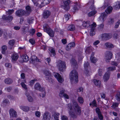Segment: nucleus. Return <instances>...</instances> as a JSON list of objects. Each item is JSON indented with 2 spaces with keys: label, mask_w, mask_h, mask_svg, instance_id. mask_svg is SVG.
Masks as SVG:
<instances>
[{
  "label": "nucleus",
  "mask_w": 120,
  "mask_h": 120,
  "mask_svg": "<svg viewBox=\"0 0 120 120\" xmlns=\"http://www.w3.org/2000/svg\"><path fill=\"white\" fill-rule=\"evenodd\" d=\"M34 20V19L32 18H29L28 20V23L30 24H31L32 23Z\"/></svg>",
  "instance_id": "obj_47"
},
{
  "label": "nucleus",
  "mask_w": 120,
  "mask_h": 120,
  "mask_svg": "<svg viewBox=\"0 0 120 120\" xmlns=\"http://www.w3.org/2000/svg\"><path fill=\"white\" fill-rule=\"evenodd\" d=\"M70 78L72 81L74 80L77 82H78V74L77 72L75 70L72 71L70 74Z\"/></svg>",
  "instance_id": "obj_2"
},
{
  "label": "nucleus",
  "mask_w": 120,
  "mask_h": 120,
  "mask_svg": "<svg viewBox=\"0 0 120 120\" xmlns=\"http://www.w3.org/2000/svg\"><path fill=\"white\" fill-rule=\"evenodd\" d=\"M21 58L23 61L27 62L29 60V58L26 55H23L21 56Z\"/></svg>",
  "instance_id": "obj_20"
},
{
  "label": "nucleus",
  "mask_w": 120,
  "mask_h": 120,
  "mask_svg": "<svg viewBox=\"0 0 120 120\" xmlns=\"http://www.w3.org/2000/svg\"><path fill=\"white\" fill-rule=\"evenodd\" d=\"M116 100L118 101H120V92L118 93L115 96Z\"/></svg>",
  "instance_id": "obj_41"
},
{
  "label": "nucleus",
  "mask_w": 120,
  "mask_h": 120,
  "mask_svg": "<svg viewBox=\"0 0 120 120\" xmlns=\"http://www.w3.org/2000/svg\"><path fill=\"white\" fill-rule=\"evenodd\" d=\"M52 0H43V3L44 4V5H46L49 4L50 1Z\"/></svg>",
  "instance_id": "obj_51"
},
{
  "label": "nucleus",
  "mask_w": 120,
  "mask_h": 120,
  "mask_svg": "<svg viewBox=\"0 0 120 120\" xmlns=\"http://www.w3.org/2000/svg\"><path fill=\"white\" fill-rule=\"evenodd\" d=\"M93 82L96 86H99L101 84V82L100 81L98 80L94 79L93 80Z\"/></svg>",
  "instance_id": "obj_24"
},
{
  "label": "nucleus",
  "mask_w": 120,
  "mask_h": 120,
  "mask_svg": "<svg viewBox=\"0 0 120 120\" xmlns=\"http://www.w3.org/2000/svg\"><path fill=\"white\" fill-rule=\"evenodd\" d=\"M98 73L99 75L101 76L102 75V70L101 69H99L98 71Z\"/></svg>",
  "instance_id": "obj_63"
},
{
  "label": "nucleus",
  "mask_w": 120,
  "mask_h": 120,
  "mask_svg": "<svg viewBox=\"0 0 120 120\" xmlns=\"http://www.w3.org/2000/svg\"><path fill=\"white\" fill-rule=\"evenodd\" d=\"M26 11L22 9L16 11L15 12L16 15L19 17H21L24 15H26Z\"/></svg>",
  "instance_id": "obj_7"
},
{
  "label": "nucleus",
  "mask_w": 120,
  "mask_h": 120,
  "mask_svg": "<svg viewBox=\"0 0 120 120\" xmlns=\"http://www.w3.org/2000/svg\"><path fill=\"white\" fill-rule=\"evenodd\" d=\"M107 17V14L105 13H102L101 16H100L99 18L101 20H102L104 21L106 19Z\"/></svg>",
  "instance_id": "obj_25"
},
{
  "label": "nucleus",
  "mask_w": 120,
  "mask_h": 120,
  "mask_svg": "<svg viewBox=\"0 0 120 120\" xmlns=\"http://www.w3.org/2000/svg\"><path fill=\"white\" fill-rule=\"evenodd\" d=\"M26 96L28 101L30 102H32L33 101V99L32 97L30 95V94L27 91H26L25 94Z\"/></svg>",
  "instance_id": "obj_18"
},
{
  "label": "nucleus",
  "mask_w": 120,
  "mask_h": 120,
  "mask_svg": "<svg viewBox=\"0 0 120 120\" xmlns=\"http://www.w3.org/2000/svg\"><path fill=\"white\" fill-rule=\"evenodd\" d=\"M15 42L14 40H11L9 41V44L10 45L13 46L14 45Z\"/></svg>",
  "instance_id": "obj_46"
},
{
  "label": "nucleus",
  "mask_w": 120,
  "mask_h": 120,
  "mask_svg": "<svg viewBox=\"0 0 120 120\" xmlns=\"http://www.w3.org/2000/svg\"><path fill=\"white\" fill-rule=\"evenodd\" d=\"M94 53L93 52H92L91 54L90 59L91 62L94 63H96L97 60L94 56Z\"/></svg>",
  "instance_id": "obj_19"
},
{
  "label": "nucleus",
  "mask_w": 120,
  "mask_h": 120,
  "mask_svg": "<svg viewBox=\"0 0 120 120\" xmlns=\"http://www.w3.org/2000/svg\"><path fill=\"white\" fill-rule=\"evenodd\" d=\"M19 56L16 53H14L11 56L12 59L14 61H16L18 58Z\"/></svg>",
  "instance_id": "obj_30"
},
{
  "label": "nucleus",
  "mask_w": 120,
  "mask_h": 120,
  "mask_svg": "<svg viewBox=\"0 0 120 120\" xmlns=\"http://www.w3.org/2000/svg\"><path fill=\"white\" fill-rule=\"evenodd\" d=\"M57 66L60 71H62L64 69L66 68V66L65 63L63 61L59 60L58 62Z\"/></svg>",
  "instance_id": "obj_5"
},
{
  "label": "nucleus",
  "mask_w": 120,
  "mask_h": 120,
  "mask_svg": "<svg viewBox=\"0 0 120 120\" xmlns=\"http://www.w3.org/2000/svg\"><path fill=\"white\" fill-rule=\"evenodd\" d=\"M70 16V15L69 14L65 15L63 18L64 21L65 22H66L69 19Z\"/></svg>",
  "instance_id": "obj_29"
},
{
  "label": "nucleus",
  "mask_w": 120,
  "mask_h": 120,
  "mask_svg": "<svg viewBox=\"0 0 120 120\" xmlns=\"http://www.w3.org/2000/svg\"><path fill=\"white\" fill-rule=\"evenodd\" d=\"M41 87L40 85L38 83H36L34 86V88L35 89L41 91Z\"/></svg>",
  "instance_id": "obj_32"
},
{
  "label": "nucleus",
  "mask_w": 120,
  "mask_h": 120,
  "mask_svg": "<svg viewBox=\"0 0 120 120\" xmlns=\"http://www.w3.org/2000/svg\"><path fill=\"white\" fill-rule=\"evenodd\" d=\"M68 44L69 46L71 47V48L74 47L75 46V44L74 42L70 43Z\"/></svg>",
  "instance_id": "obj_53"
},
{
  "label": "nucleus",
  "mask_w": 120,
  "mask_h": 120,
  "mask_svg": "<svg viewBox=\"0 0 120 120\" xmlns=\"http://www.w3.org/2000/svg\"><path fill=\"white\" fill-rule=\"evenodd\" d=\"M29 42L32 45H33L35 43V41L34 39L32 38L30 39L29 40Z\"/></svg>",
  "instance_id": "obj_56"
},
{
  "label": "nucleus",
  "mask_w": 120,
  "mask_h": 120,
  "mask_svg": "<svg viewBox=\"0 0 120 120\" xmlns=\"http://www.w3.org/2000/svg\"><path fill=\"white\" fill-rule=\"evenodd\" d=\"M108 71H112L116 70V68L114 67H110L108 68Z\"/></svg>",
  "instance_id": "obj_52"
},
{
  "label": "nucleus",
  "mask_w": 120,
  "mask_h": 120,
  "mask_svg": "<svg viewBox=\"0 0 120 120\" xmlns=\"http://www.w3.org/2000/svg\"><path fill=\"white\" fill-rule=\"evenodd\" d=\"M80 8V6L79 4L76 3V4L75 5L74 7L73 8V9L75 11L78 10L79 8Z\"/></svg>",
  "instance_id": "obj_39"
},
{
  "label": "nucleus",
  "mask_w": 120,
  "mask_h": 120,
  "mask_svg": "<svg viewBox=\"0 0 120 120\" xmlns=\"http://www.w3.org/2000/svg\"><path fill=\"white\" fill-rule=\"evenodd\" d=\"M112 9L113 8L111 6H109L105 10V12L108 14H109L111 12Z\"/></svg>",
  "instance_id": "obj_26"
},
{
  "label": "nucleus",
  "mask_w": 120,
  "mask_h": 120,
  "mask_svg": "<svg viewBox=\"0 0 120 120\" xmlns=\"http://www.w3.org/2000/svg\"><path fill=\"white\" fill-rule=\"evenodd\" d=\"M2 53L3 54H4L5 53V51L7 49V46L5 45H4L2 46Z\"/></svg>",
  "instance_id": "obj_36"
},
{
  "label": "nucleus",
  "mask_w": 120,
  "mask_h": 120,
  "mask_svg": "<svg viewBox=\"0 0 120 120\" xmlns=\"http://www.w3.org/2000/svg\"><path fill=\"white\" fill-rule=\"evenodd\" d=\"M9 113L11 118L17 117V112L13 109L11 108L10 109L9 111Z\"/></svg>",
  "instance_id": "obj_8"
},
{
  "label": "nucleus",
  "mask_w": 120,
  "mask_h": 120,
  "mask_svg": "<svg viewBox=\"0 0 120 120\" xmlns=\"http://www.w3.org/2000/svg\"><path fill=\"white\" fill-rule=\"evenodd\" d=\"M105 45L106 47L108 48H113L114 47L113 45L110 42L106 43Z\"/></svg>",
  "instance_id": "obj_33"
},
{
  "label": "nucleus",
  "mask_w": 120,
  "mask_h": 120,
  "mask_svg": "<svg viewBox=\"0 0 120 120\" xmlns=\"http://www.w3.org/2000/svg\"><path fill=\"white\" fill-rule=\"evenodd\" d=\"M32 8H31V7L29 5H27L26 7V15H29L30 13L33 10Z\"/></svg>",
  "instance_id": "obj_17"
},
{
  "label": "nucleus",
  "mask_w": 120,
  "mask_h": 120,
  "mask_svg": "<svg viewBox=\"0 0 120 120\" xmlns=\"http://www.w3.org/2000/svg\"><path fill=\"white\" fill-rule=\"evenodd\" d=\"M53 75L57 79V80L59 82L61 83L64 81V80L61 77V76L59 74L54 73Z\"/></svg>",
  "instance_id": "obj_10"
},
{
  "label": "nucleus",
  "mask_w": 120,
  "mask_h": 120,
  "mask_svg": "<svg viewBox=\"0 0 120 120\" xmlns=\"http://www.w3.org/2000/svg\"><path fill=\"white\" fill-rule=\"evenodd\" d=\"M119 104L115 102L113 103V104L112 105V108H115L118 106Z\"/></svg>",
  "instance_id": "obj_49"
},
{
  "label": "nucleus",
  "mask_w": 120,
  "mask_h": 120,
  "mask_svg": "<svg viewBox=\"0 0 120 120\" xmlns=\"http://www.w3.org/2000/svg\"><path fill=\"white\" fill-rule=\"evenodd\" d=\"M9 103V101L7 99H5L3 101L2 104L3 105H6Z\"/></svg>",
  "instance_id": "obj_38"
},
{
  "label": "nucleus",
  "mask_w": 120,
  "mask_h": 120,
  "mask_svg": "<svg viewBox=\"0 0 120 120\" xmlns=\"http://www.w3.org/2000/svg\"><path fill=\"white\" fill-rule=\"evenodd\" d=\"M82 25L84 27H88L90 26V22L88 21H85L82 22Z\"/></svg>",
  "instance_id": "obj_28"
},
{
  "label": "nucleus",
  "mask_w": 120,
  "mask_h": 120,
  "mask_svg": "<svg viewBox=\"0 0 120 120\" xmlns=\"http://www.w3.org/2000/svg\"><path fill=\"white\" fill-rule=\"evenodd\" d=\"M73 104L69 103L67 105V108L69 109V113L71 117L73 118L77 117V115H79L81 112V107L77 102L75 100L73 101Z\"/></svg>",
  "instance_id": "obj_1"
},
{
  "label": "nucleus",
  "mask_w": 120,
  "mask_h": 120,
  "mask_svg": "<svg viewBox=\"0 0 120 120\" xmlns=\"http://www.w3.org/2000/svg\"><path fill=\"white\" fill-rule=\"evenodd\" d=\"M97 13V11L95 10L89 12L88 14V15L89 17H91L95 14Z\"/></svg>",
  "instance_id": "obj_35"
},
{
  "label": "nucleus",
  "mask_w": 120,
  "mask_h": 120,
  "mask_svg": "<svg viewBox=\"0 0 120 120\" xmlns=\"http://www.w3.org/2000/svg\"><path fill=\"white\" fill-rule=\"evenodd\" d=\"M115 5L114 6V8L116 10L120 8V1H117L115 3Z\"/></svg>",
  "instance_id": "obj_23"
},
{
  "label": "nucleus",
  "mask_w": 120,
  "mask_h": 120,
  "mask_svg": "<svg viewBox=\"0 0 120 120\" xmlns=\"http://www.w3.org/2000/svg\"><path fill=\"white\" fill-rule=\"evenodd\" d=\"M35 115L38 117H40L41 115V113L39 111H37L35 113Z\"/></svg>",
  "instance_id": "obj_59"
},
{
  "label": "nucleus",
  "mask_w": 120,
  "mask_h": 120,
  "mask_svg": "<svg viewBox=\"0 0 120 120\" xmlns=\"http://www.w3.org/2000/svg\"><path fill=\"white\" fill-rule=\"evenodd\" d=\"M84 66L85 69L86 70V71L87 72V73L88 72V71H87L86 70L89 68L90 67L89 63L87 62H85Z\"/></svg>",
  "instance_id": "obj_31"
},
{
  "label": "nucleus",
  "mask_w": 120,
  "mask_h": 120,
  "mask_svg": "<svg viewBox=\"0 0 120 120\" xmlns=\"http://www.w3.org/2000/svg\"><path fill=\"white\" fill-rule=\"evenodd\" d=\"M68 30L71 31H73L75 29V26L73 25H71L68 26Z\"/></svg>",
  "instance_id": "obj_34"
},
{
  "label": "nucleus",
  "mask_w": 120,
  "mask_h": 120,
  "mask_svg": "<svg viewBox=\"0 0 120 120\" xmlns=\"http://www.w3.org/2000/svg\"><path fill=\"white\" fill-rule=\"evenodd\" d=\"M112 54L111 52L107 51L106 52L105 59L107 62H109V60L112 58Z\"/></svg>",
  "instance_id": "obj_6"
},
{
  "label": "nucleus",
  "mask_w": 120,
  "mask_h": 120,
  "mask_svg": "<svg viewBox=\"0 0 120 120\" xmlns=\"http://www.w3.org/2000/svg\"><path fill=\"white\" fill-rule=\"evenodd\" d=\"M114 21L113 19L111 18L110 19L109 21V23L110 24H112L114 22Z\"/></svg>",
  "instance_id": "obj_62"
},
{
  "label": "nucleus",
  "mask_w": 120,
  "mask_h": 120,
  "mask_svg": "<svg viewBox=\"0 0 120 120\" xmlns=\"http://www.w3.org/2000/svg\"><path fill=\"white\" fill-rule=\"evenodd\" d=\"M62 120H68L67 117L66 116H63L61 117Z\"/></svg>",
  "instance_id": "obj_64"
},
{
  "label": "nucleus",
  "mask_w": 120,
  "mask_h": 120,
  "mask_svg": "<svg viewBox=\"0 0 120 120\" xmlns=\"http://www.w3.org/2000/svg\"><path fill=\"white\" fill-rule=\"evenodd\" d=\"M92 105L93 107H97V104L96 103V101L95 100H94L92 102Z\"/></svg>",
  "instance_id": "obj_61"
},
{
  "label": "nucleus",
  "mask_w": 120,
  "mask_h": 120,
  "mask_svg": "<svg viewBox=\"0 0 120 120\" xmlns=\"http://www.w3.org/2000/svg\"><path fill=\"white\" fill-rule=\"evenodd\" d=\"M120 20L119 19L118 21L116 22V24L114 26V27L115 28H117L120 25Z\"/></svg>",
  "instance_id": "obj_48"
},
{
  "label": "nucleus",
  "mask_w": 120,
  "mask_h": 120,
  "mask_svg": "<svg viewBox=\"0 0 120 120\" xmlns=\"http://www.w3.org/2000/svg\"><path fill=\"white\" fill-rule=\"evenodd\" d=\"M60 115L59 113L53 112H52V116L54 117V120H59V116Z\"/></svg>",
  "instance_id": "obj_16"
},
{
  "label": "nucleus",
  "mask_w": 120,
  "mask_h": 120,
  "mask_svg": "<svg viewBox=\"0 0 120 120\" xmlns=\"http://www.w3.org/2000/svg\"><path fill=\"white\" fill-rule=\"evenodd\" d=\"M94 30L93 29H91L90 31V35L91 36H93L95 34V32L94 31Z\"/></svg>",
  "instance_id": "obj_55"
},
{
  "label": "nucleus",
  "mask_w": 120,
  "mask_h": 120,
  "mask_svg": "<svg viewBox=\"0 0 120 120\" xmlns=\"http://www.w3.org/2000/svg\"><path fill=\"white\" fill-rule=\"evenodd\" d=\"M43 28L45 32H47L50 37H53L54 35V32L49 27L48 24H44L43 26Z\"/></svg>",
  "instance_id": "obj_3"
},
{
  "label": "nucleus",
  "mask_w": 120,
  "mask_h": 120,
  "mask_svg": "<svg viewBox=\"0 0 120 120\" xmlns=\"http://www.w3.org/2000/svg\"><path fill=\"white\" fill-rule=\"evenodd\" d=\"M98 117L99 118V119L100 120H103V117L101 114V113L98 115Z\"/></svg>",
  "instance_id": "obj_57"
},
{
  "label": "nucleus",
  "mask_w": 120,
  "mask_h": 120,
  "mask_svg": "<svg viewBox=\"0 0 120 120\" xmlns=\"http://www.w3.org/2000/svg\"><path fill=\"white\" fill-rule=\"evenodd\" d=\"M96 24L95 23H94L93 24H91V29H93L94 30L95 29V27L96 26Z\"/></svg>",
  "instance_id": "obj_60"
},
{
  "label": "nucleus",
  "mask_w": 120,
  "mask_h": 120,
  "mask_svg": "<svg viewBox=\"0 0 120 120\" xmlns=\"http://www.w3.org/2000/svg\"><path fill=\"white\" fill-rule=\"evenodd\" d=\"M51 15V12L48 10H45L43 14V17L45 19H47L49 18Z\"/></svg>",
  "instance_id": "obj_13"
},
{
  "label": "nucleus",
  "mask_w": 120,
  "mask_h": 120,
  "mask_svg": "<svg viewBox=\"0 0 120 120\" xmlns=\"http://www.w3.org/2000/svg\"><path fill=\"white\" fill-rule=\"evenodd\" d=\"M96 113L98 114V115L101 113V112L100 111V109L98 108H97L96 109Z\"/></svg>",
  "instance_id": "obj_58"
},
{
  "label": "nucleus",
  "mask_w": 120,
  "mask_h": 120,
  "mask_svg": "<svg viewBox=\"0 0 120 120\" xmlns=\"http://www.w3.org/2000/svg\"><path fill=\"white\" fill-rule=\"evenodd\" d=\"M36 30L34 29H31L30 31V33L31 35H33L35 33Z\"/></svg>",
  "instance_id": "obj_42"
},
{
  "label": "nucleus",
  "mask_w": 120,
  "mask_h": 120,
  "mask_svg": "<svg viewBox=\"0 0 120 120\" xmlns=\"http://www.w3.org/2000/svg\"><path fill=\"white\" fill-rule=\"evenodd\" d=\"M45 76V77L46 80L50 82H53V80L51 78V74L50 72L48 71H44Z\"/></svg>",
  "instance_id": "obj_4"
},
{
  "label": "nucleus",
  "mask_w": 120,
  "mask_h": 120,
  "mask_svg": "<svg viewBox=\"0 0 120 120\" xmlns=\"http://www.w3.org/2000/svg\"><path fill=\"white\" fill-rule=\"evenodd\" d=\"M70 0L64 1H63L64 4L63 5V8L64 10L67 11L69 9V4L70 3Z\"/></svg>",
  "instance_id": "obj_11"
},
{
  "label": "nucleus",
  "mask_w": 120,
  "mask_h": 120,
  "mask_svg": "<svg viewBox=\"0 0 120 120\" xmlns=\"http://www.w3.org/2000/svg\"><path fill=\"white\" fill-rule=\"evenodd\" d=\"M112 37V35L110 34H104L102 35L101 37L103 40H107L111 38Z\"/></svg>",
  "instance_id": "obj_12"
},
{
  "label": "nucleus",
  "mask_w": 120,
  "mask_h": 120,
  "mask_svg": "<svg viewBox=\"0 0 120 120\" xmlns=\"http://www.w3.org/2000/svg\"><path fill=\"white\" fill-rule=\"evenodd\" d=\"M77 100L81 104H82L84 102V100L81 97H78Z\"/></svg>",
  "instance_id": "obj_37"
},
{
  "label": "nucleus",
  "mask_w": 120,
  "mask_h": 120,
  "mask_svg": "<svg viewBox=\"0 0 120 120\" xmlns=\"http://www.w3.org/2000/svg\"><path fill=\"white\" fill-rule=\"evenodd\" d=\"M21 84L23 88L25 90H27V87L26 85L24 84V82H22L21 83Z\"/></svg>",
  "instance_id": "obj_50"
},
{
  "label": "nucleus",
  "mask_w": 120,
  "mask_h": 120,
  "mask_svg": "<svg viewBox=\"0 0 120 120\" xmlns=\"http://www.w3.org/2000/svg\"><path fill=\"white\" fill-rule=\"evenodd\" d=\"M5 83L7 84H11L13 81L12 80L9 78H8L5 79L4 80Z\"/></svg>",
  "instance_id": "obj_22"
},
{
  "label": "nucleus",
  "mask_w": 120,
  "mask_h": 120,
  "mask_svg": "<svg viewBox=\"0 0 120 120\" xmlns=\"http://www.w3.org/2000/svg\"><path fill=\"white\" fill-rule=\"evenodd\" d=\"M110 73H107V72L106 73L104 76V79L105 81H107L109 79V78Z\"/></svg>",
  "instance_id": "obj_27"
},
{
  "label": "nucleus",
  "mask_w": 120,
  "mask_h": 120,
  "mask_svg": "<svg viewBox=\"0 0 120 120\" xmlns=\"http://www.w3.org/2000/svg\"><path fill=\"white\" fill-rule=\"evenodd\" d=\"M94 0H92L89 2L87 4V5H91L90 8L91 10H94L95 9V8L93 5L94 4Z\"/></svg>",
  "instance_id": "obj_15"
},
{
  "label": "nucleus",
  "mask_w": 120,
  "mask_h": 120,
  "mask_svg": "<svg viewBox=\"0 0 120 120\" xmlns=\"http://www.w3.org/2000/svg\"><path fill=\"white\" fill-rule=\"evenodd\" d=\"M51 118L50 114L48 112H45L44 114L42 120H50Z\"/></svg>",
  "instance_id": "obj_9"
},
{
  "label": "nucleus",
  "mask_w": 120,
  "mask_h": 120,
  "mask_svg": "<svg viewBox=\"0 0 120 120\" xmlns=\"http://www.w3.org/2000/svg\"><path fill=\"white\" fill-rule=\"evenodd\" d=\"M20 108L23 111L27 112L30 109L29 107L24 106H21L20 107Z\"/></svg>",
  "instance_id": "obj_21"
},
{
  "label": "nucleus",
  "mask_w": 120,
  "mask_h": 120,
  "mask_svg": "<svg viewBox=\"0 0 120 120\" xmlns=\"http://www.w3.org/2000/svg\"><path fill=\"white\" fill-rule=\"evenodd\" d=\"M36 79H34L31 80L29 83V85L30 86H32L33 84L35 82L37 81Z\"/></svg>",
  "instance_id": "obj_43"
},
{
  "label": "nucleus",
  "mask_w": 120,
  "mask_h": 120,
  "mask_svg": "<svg viewBox=\"0 0 120 120\" xmlns=\"http://www.w3.org/2000/svg\"><path fill=\"white\" fill-rule=\"evenodd\" d=\"M2 19L4 20H7L10 22L13 19V17L10 15L8 16L5 15H3L2 17Z\"/></svg>",
  "instance_id": "obj_14"
},
{
  "label": "nucleus",
  "mask_w": 120,
  "mask_h": 120,
  "mask_svg": "<svg viewBox=\"0 0 120 120\" xmlns=\"http://www.w3.org/2000/svg\"><path fill=\"white\" fill-rule=\"evenodd\" d=\"M14 11L13 9L9 10L6 12V14H12L14 12Z\"/></svg>",
  "instance_id": "obj_54"
},
{
  "label": "nucleus",
  "mask_w": 120,
  "mask_h": 120,
  "mask_svg": "<svg viewBox=\"0 0 120 120\" xmlns=\"http://www.w3.org/2000/svg\"><path fill=\"white\" fill-rule=\"evenodd\" d=\"M43 90L42 92L40 94V96L42 97H43L45 96V92L44 91V89L43 88H42Z\"/></svg>",
  "instance_id": "obj_44"
},
{
  "label": "nucleus",
  "mask_w": 120,
  "mask_h": 120,
  "mask_svg": "<svg viewBox=\"0 0 120 120\" xmlns=\"http://www.w3.org/2000/svg\"><path fill=\"white\" fill-rule=\"evenodd\" d=\"M49 50L51 53L52 54V55L53 56H54L55 55V50L54 48H50L49 49Z\"/></svg>",
  "instance_id": "obj_40"
},
{
  "label": "nucleus",
  "mask_w": 120,
  "mask_h": 120,
  "mask_svg": "<svg viewBox=\"0 0 120 120\" xmlns=\"http://www.w3.org/2000/svg\"><path fill=\"white\" fill-rule=\"evenodd\" d=\"M65 92V90H61L59 94V96L60 97H63L64 94H65L64 93Z\"/></svg>",
  "instance_id": "obj_45"
}]
</instances>
